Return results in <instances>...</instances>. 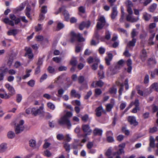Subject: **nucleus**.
<instances>
[{
  "mask_svg": "<svg viewBox=\"0 0 158 158\" xmlns=\"http://www.w3.org/2000/svg\"><path fill=\"white\" fill-rule=\"evenodd\" d=\"M61 58L58 57H53L52 59L53 60L57 63H59L61 60Z\"/></svg>",
  "mask_w": 158,
  "mask_h": 158,
  "instance_id": "56",
  "label": "nucleus"
},
{
  "mask_svg": "<svg viewBox=\"0 0 158 158\" xmlns=\"http://www.w3.org/2000/svg\"><path fill=\"white\" fill-rule=\"evenodd\" d=\"M47 106L50 109L54 110L55 108V106L54 104L51 102H49L47 103Z\"/></svg>",
  "mask_w": 158,
  "mask_h": 158,
  "instance_id": "37",
  "label": "nucleus"
},
{
  "mask_svg": "<svg viewBox=\"0 0 158 158\" xmlns=\"http://www.w3.org/2000/svg\"><path fill=\"white\" fill-rule=\"evenodd\" d=\"M78 116L81 118L82 120L84 122H86L89 119V116L87 114H85L84 116L79 115Z\"/></svg>",
  "mask_w": 158,
  "mask_h": 158,
  "instance_id": "25",
  "label": "nucleus"
},
{
  "mask_svg": "<svg viewBox=\"0 0 158 158\" xmlns=\"http://www.w3.org/2000/svg\"><path fill=\"white\" fill-rule=\"evenodd\" d=\"M136 40L135 38H132L131 41H129L128 43V45L130 46L134 47L135 46V43L136 42Z\"/></svg>",
  "mask_w": 158,
  "mask_h": 158,
  "instance_id": "32",
  "label": "nucleus"
},
{
  "mask_svg": "<svg viewBox=\"0 0 158 158\" xmlns=\"http://www.w3.org/2000/svg\"><path fill=\"white\" fill-rule=\"evenodd\" d=\"M31 8L30 6H27L26 9L25 10L26 15L27 17L31 19L30 12L31 10Z\"/></svg>",
  "mask_w": 158,
  "mask_h": 158,
  "instance_id": "21",
  "label": "nucleus"
},
{
  "mask_svg": "<svg viewBox=\"0 0 158 158\" xmlns=\"http://www.w3.org/2000/svg\"><path fill=\"white\" fill-rule=\"evenodd\" d=\"M14 60V57L13 56H10L7 61V64L9 66H10L12 64Z\"/></svg>",
  "mask_w": 158,
  "mask_h": 158,
  "instance_id": "23",
  "label": "nucleus"
},
{
  "mask_svg": "<svg viewBox=\"0 0 158 158\" xmlns=\"http://www.w3.org/2000/svg\"><path fill=\"white\" fill-rule=\"evenodd\" d=\"M7 148V144L5 143H3L0 145V152H4Z\"/></svg>",
  "mask_w": 158,
  "mask_h": 158,
  "instance_id": "20",
  "label": "nucleus"
},
{
  "mask_svg": "<svg viewBox=\"0 0 158 158\" xmlns=\"http://www.w3.org/2000/svg\"><path fill=\"white\" fill-rule=\"evenodd\" d=\"M92 94V92L91 91H89L86 94V95L85 96V99H88L90 96Z\"/></svg>",
  "mask_w": 158,
  "mask_h": 158,
  "instance_id": "55",
  "label": "nucleus"
},
{
  "mask_svg": "<svg viewBox=\"0 0 158 158\" xmlns=\"http://www.w3.org/2000/svg\"><path fill=\"white\" fill-rule=\"evenodd\" d=\"M64 90L62 89H60L58 90V94L59 95V96H61L64 93Z\"/></svg>",
  "mask_w": 158,
  "mask_h": 158,
  "instance_id": "54",
  "label": "nucleus"
},
{
  "mask_svg": "<svg viewBox=\"0 0 158 158\" xmlns=\"http://www.w3.org/2000/svg\"><path fill=\"white\" fill-rule=\"evenodd\" d=\"M84 77L83 76H80L78 78V82L79 83H82L84 81Z\"/></svg>",
  "mask_w": 158,
  "mask_h": 158,
  "instance_id": "46",
  "label": "nucleus"
},
{
  "mask_svg": "<svg viewBox=\"0 0 158 158\" xmlns=\"http://www.w3.org/2000/svg\"><path fill=\"white\" fill-rule=\"evenodd\" d=\"M24 121L23 120H21L19 123L16 127L15 128V132L16 134H19L22 132L24 130V127L23 126Z\"/></svg>",
  "mask_w": 158,
  "mask_h": 158,
  "instance_id": "5",
  "label": "nucleus"
},
{
  "mask_svg": "<svg viewBox=\"0 0 158 158\" xmlns=\"http://www.w3.org/2000/svg\"><path fill=\"white\" fill-rule=\"evenodd\" d=\"M136 88L137 90V93L140 96H143V91L139 89V86H137L136 87Z\"/></svg>",
  "mask_w": 158,
  "mask_h": 158,
  "instance_id": "50",
  "label": "nucleus"
},
{
  "mask_svg": "<svg viewBox=\"0 0 158 158\" xmlns=\"http://www.w3.org/2000/svg\"><path fill=\"white\" fill-rule=\"evenodd\" d=\"M104 111V110L102 107L100 106L96 109L95 110V114L97 116L100 117L102 115Z\"/></svg>",
  "mask_w": 158,
  "mask_h": 158,
  "instance_id": "10",
  "label": "nucleus"
},
{
  "mask_svg": "<svg viewBox=\"0 0 158 158\" xmlns=\"http://www.w3.org/2000/svg\"><path fill=\"white\" fill-rule=\"evenodd\" d=\"M10 18L12 20H10L8 18H5L3 20L4 22L6 23H7L12 26H14L13 21H15V24H18L20 21V19L19 18H17L16 16L13 14L9 15Z\"/></svg>",
  "mask_w": 158,
  "mask_h": 158,
  "instance_id": "1",
  "label": "nucleus"
},
{
  "mask_svg": "<svg viewBox=\"0 0 158 158\" xmlns=\"http://www.w3.org/2000/svg\"><path fill=\"white\" fill-rule=\"evenodd\" d=\"M43 105H42L39 107H33L31 109V113L32 114L35 116H36L41 113V110L43 109Z\"/></svg>",
  "mask_w": 158,
  "mask_h": 158,
  "instance_id": "6",
  "label": "nucleus"
},
{
  "mask_svg": "<svg viewBox=\"0 0 158 158\" xmlns=\"http://www.w3.org/2000/svg\"><path fill=\"white\" fill-rule=\"evenodd\" d=\"M25 6V3H22L19 7H17L15 10L17 11H20L23 9Z\"/></svg>",
  "mask_w": 158,
  "mask_h": 158,
  "instance_id": "30",
  "label": "nucleus"
},
{
  "mask_svg": "<svg viewBox=\"0 0 158 158\" xmlns=\"http://www.w3.org/2000/svg\"><path fill=\"white\" fill-rule=\"evenodd\" d=\"M8 137L10 139H12L15 136V134L14 132L12 131H9L7 133Z\"/></svg>",
  "mask_w": 158,
  "mask_h": 158,
  "instance_id": "34",
  "label": "nucleus"
},
{
  "mask_svg": "<svg viewBox=\"0 0 158 158\" xmlns=\"http://www.w3.org/2000/svg\"><path fill=\"white\" fill-rule=\"evenodd\" d=\"M138 32L136 31L135 29H133L131 33V38H134V37L138 34Z\"/></svg>",
  "mask_w": 158,
  "mask_h": 158,
  "instance_id": "27",
  "label": "nucleus"
},
{
  "mask_svg": "<svg viewBox=\"0 0 158 158\" xmlns=\"http://www.w3.org/2000/svg\"><path fill=\"white\" fill-rule=\"evenodd\" d=\"M35 84V81L34 80H31L27 82V84L31 87H33Z\"/></svg>",
  "mask_w": 158,
  "mask_h": 158,
  "instance_id": "52",
  "label": "nucleus"
},
{
  "mask_svg": "<svg viewBox=\"0 0 158 158\" xmlns=\"http://www.w3.org/2000/svg\"><path fill=\"white\" fill-rule=\"evenodd\" d=\"M44 57L45 56H43V58H39L38 61L36 63V64L38 66H40V65L42 64L43 62V58H44Z\"/></svg>",
  "mask_w": 158,
  "mask_h": 158,
  "instance_id": "36",
  "label": "nucleus"
},
{
  "mask_svg": "<svg viewBox=\"0 0 158 158\" xmlns=\"http://www.w3.org/2000/svg\"><path fill=\"white\" fill-rule=\"evenodd\" d=\"M82 128L83 131L85 133H86V135H89L92 132V130L90 129V127L89 125H82Z\"/></svg>",
  "mask_w": 158,
  "mask_h": 158,
  "instance_id": "7",
  "label": "nucleus"
},
{
  "mask_svg": "<svg viewBox=\"0 0 158 158\" xmlns=\"http://www.w3.org/2000/svg\"><path fill=\"white\" fill-rule=\"evenodd\" d=\"M125 4L126 5L127 8H132L133 6V4L132 2L129 0H127L125 2Z\"/></svg>",
  "mask_w": 158,
  "mask_h": 158,
  "instance_id": "35",
  "label": "nucleus"
},
{
  "mask_svg": "<svg viewBox=\"0 0 158 158\" xmlns=\"http://www.w3.org/2000/svg\"><path fill=\"white\" fill-rule=\"evenodd\" d=\"M156 7L157 4L156 3H153L149 7V10L151 12H153L156 9Z\"/></svg>",
  "mask_w": 158,
  "mask_h": 158,
  "instance_id": "26",
  "label": "nucleus"
},
{
  "mask_svg": "<svg viewBox=\"0 0 158 158\" xmlns=\"http://www.w3.org/2000/svg\"><path fill=\"white\" fill-rule=\"evenodd\" d=\"M132 64V62L131 60L129 59H128L127 61V64L128 66L127 69V72L128 73H131L132 69V67L131 66Z\"/></svg>",
  "mask_w": 158,
  "mask_h": 158,
  "instance_id": "15",
  "label": "nucleus"
},
{
  "mask_svg": "<svg viewBox=\"0 0 158 158\" xmlns=\"http://www.w3.org/2000/svg\"><path fill=\"white\" fill-rule=\"evenodd\" d=\"M3 92H5V94H0V97L2 98H4L5 99L9 98L10 97V96L6 93V92H5L4 90H3Z\"/></svg>",
  "mask_w": 158,
  "mask_h": 158,
  "instance_id": "31",
  "label": "nucleus"
},
{
  "mask_svg": "<svg viewBox=\"0 0 158 158\" xmlns=\"http://www.w3.org/2000/svg\"><path fill=\"white\" fill-rule=\"evenodd\" d=\"M90 25V22L89 21H88L86 22H82L81 23L79 26V29L82 30L85 27L87 28H89Z\"/></svg>",
  "mask_w": 158,
  "mask_h": 158,
  "instance_id": "9",
  "label": "nucleus"
},
{
  "mask_svg": "<svg viewBox=\"0 0 158 158\" xmlns=\"http://www.w3.org/2000/svg\"><path fill=\"white\" fill-rule=\"evenodd\" d=\"M95 84L97 85V86L102 87L104 83L101 80H99L98 81H96Z\"/></svg>",
  "mask_w": 158,
  "mask_h": 158,
  "instance_id": "39",
  "label": "nucleus"
},
{
  "mask_svg": "<svg viewBox=\"0 0 158 158\" xmlns=\"http://www.w3.org/2000/svg\"><path fill=\"white\" fill-rule=\"evenodd\" d=\"M113 105L112 104H109L106 105V109L108 111H110L113 108Z\"/></svg>",
  "mask_w": 158,
  "mask_h": 158,
  "instance_id": "42",
  "label": "nucleus"
},
{
  "mask_svg": "<svg viewBox=\"0 0 158 158\" xmlns=\"http://www.w3.org/2000/svg\"><path fill=\"white\" fill-rule=\"evenodd\" d=\"M98 74L100 79H102L104 77V73L102 71H98Z\"/></svg>",
  "mask_w": 158,
  "mask_h": 158,
  "instance_id": "44",
  "label": "nucleus"
},
{
  "mask_svg": "<svg viewBox=\"0 0 158 158\" xmlns=\"http://www.w3.org/2000/svg\"><path fill=\"white\" fill-rule=\"evenodd\" d=\"M99 62H94V63L92 65L91 68L92 69L95 70L97 69L98 67V64Z\"/></svg>",
  "mask_w": 158,
  "mask_h": 158,
  "instance_id": "41",
  "label": "nucleus"
},
{
  "mask_svg": "<svg viewBox=\"0 0 158 158\" xmlns=\"http://www.w3.org/2000/svg\"><path fill=\"white\" fill-rule=\"evenodd\" d=\"M151 88L155 90L157 92H158V84L157 83H154L151 86Z\"/></svg>",
  "mask_w": 158,
  "mask_h": 158,
  "instance_id": "29",
  "label": "nucleus"
},
{
  "mask_svg": "<svg viewBox=\"0 0 158 158\" xmlns=\"http://www.w3.org/2000/svg\"><path fill=\"white\" fill-rule=\"evenodd\" d=\"M72 36L71 38V42L72 43L74 42L77 39V41L79 42H83L85 41V39L82 36V35L80 33L77 34H76L73 31H72L71 33Z\"/></svg>",
  "mask_w": 158,
  "mask_h": 158,
  "instance_id": "3",
  "label": "nucleus"
},
{
  "mask_svg": "<svg viewBox=\"0 0 158 158\" xmlns=\"http://www.w3.org/2000/svg\"><path fill=\"white\" fill-rule=\"evenodd\" d=\"M105 49L102 47H100L99 49V51L100 54H103L105 53Z\"/></svg>",
  "mask_w": 158,
  "mask_h": 158,
  "instance_id": "63",
  "label": "nucleus"
},
{
  "mask_svg": "<svg viewBox=\"0 0 158 158\" xmlns=\"http://www.w3.org/2000/svg\"><path fill=\"white\" fill-rule=\"evenodd\" d=\"M5 86L9 91L10 94L11 95H12L15 94V90L9 84H7L5 85Z\"/></svg>",
  "mask_w": 158,
  "mask_h": 158,
  "instance_id": "11",
  "label": "nucleus"
},
{
  "mask_svg": "<svg viewBox=\"0 0 158 158\" xmlns=\"http://www.w3.org/2000/svg\"><path fill=\"white\" fill-rule=\"evenodd\" d=\"M77 63V60L75 59H72L70 61L71 64L73 66H75L76 65Z\"/></svg>",
  "mask_w": 158,
  "mask_h": 158,
  "instance_id": "60",
  "label": "nucleus"
},
{
  "mask_svg": "<svg viewBox=\"0 0 158 158\" xmlns=\"http://www.w3.org/2000/svg\"><path fill=\"white\" fill-rule=\"evenodd\" d=\"M62 14L64 16V20L68 21L69 19V14L68 11L65 9V7H64V9L62 11Z\"/></svg>",
  "mask_w": 158,
  "mask_h": 158,
  "instance_id": "12",
  "label": "nucleus"
},
{
  "mask_svg": "<svg viewBox=\"0 0 158 158\" xmlns=\"http://www.w3.org/2000/svg\"><path fill=\"white\" fill-rule=\"evenodd\" d=\"M110 93L112 94H115L117 92V89L114 87L110 88L109 90Z\"/></svg>",
  "mask_w": 158,
  "mask_h": 158,
  "instance_id": "28",
  "label": "nucleus"
},
{
  "mask_svg": "<svg viewBox=\"0 0 158 158\" xmlns=\"http://www.w3.org/2000/svg\"><path fill=\"white\" fill-rule=\"evenodd\" d=\"M64 27V24L61 23H58L57 26V28L58 29V30H60L63 28Z\"/></svg>",
  "mask_w": 158,
  "mask_h": 158,
  "instance_id": "47",
  "label": "nucleus"
},
{
  "mask_svg": "<svg viewBox=\"0 0 158 158\" xmlns=\"http://www.w3.org/2000/svg\"><path fill=\"white\" fill-rule=\"evenodd\" d=\"M64 147L65 148L66 151L69 152L70 150V145L68 143H65L64 144Z\"/></svg>",
  "mask_w": 158,
  "mask_h": 158,
  "instance_id": "38",
  "label": "nucleus"
},
{
  "mask_svg": "<svg viewBox=\"0 0 158 158\" xmlns=\"http://www.w3.org/2000/svg\"><path fill=\"white\" fill-rule=\"evenodd\" d=\"M118 14V11L117 8L116 7H114L112 8V12L111 15V18L114 19Z\"/></svg>",
  "mask_w": 158,
  "mask_h": 158,
  "instance_id": "14",
  "label": "nucleus"
},
{
  "mask_svg": "<svg viewBox=\"0 0 158 158\" xmlns=\"http://www.w3.org/2000/svg\"><path fill=\"white\" fill-rule=\"evenodd\" d=\"M17 33V29H13L10 30L7 33L8 35H15Z\"/></svg>",
  "mask_w": 158,
  "mask_h": 158,
  "instance_id": "24",
  "label": "nucleus"
},
{
  "mask_svg": "<svg viewBox=\"0 0 158 158\" xmlns=\"http://www.w3.org/2000/svg\"><path fill=\"white\" fill-rule=\"evenodd\" d=\"M157 128L156 127H154L151 128L149 132L150 133H153L157 131Z\"/></svg>",
  "mask_w": 158,
  "mask_h": 158,
  "instance_id": "64",
  "label": "nucleus"
},
{
  "mask_svg": "<svg viewBox=\"0 0 158 158\" xmlns=\"http://www.w3.org/2000/svg\"><path fill=\"white\" fill-rule=\"evenodd\" d=\"M22 99V96L20 94H18L16 96V101L17 102L19 103L21 101Z\"/></svg>",
  "mask_w": 158,
  "mask_h": 158,
  "instance_id": "49",
  "label": "nucleus"
},
{
  "mask_svg": "<svg viewBox=\"0 0 158 158\" xmlns=\"http://www.w3.org/2000/svg\"><path fill=\"white\" fill-rule=\"evenodd\" d=\"M106 23L105 17L103 16H101L99 18L97 24V27L98 30L102 29Z\"/></svg>",
  "mask_w": 158,
  "mask_h": 158,
  "instance_id": "4",
  "label": "nucleus"
},
{
  "mask_svg": "<svg viewBox=\"0 0 158 158\" xmlns=\"http://www.w3.org/2000/svg\"><path fill=\"white\" fill-rule=\"evenodd\" d=\"M25 50L26 51V53H25V56L27 54H29L32 53L31 49L30 48H28L27 47H26L25 48Z\"/></svg>",
  "mask_w": 158,
  "mask_h": 158,
  "instance_id": "48",
  "label": "nucleus"
},
{
  "mask_svg": "<svg viewBox=\"0 0 158 158\" xmlns=\"http://www.w3.org/2000/svg\"><path fill=\"white\" fill-rule=\"evenodd\" d=\"M102 93V91L100 89H95V94L97 95H99Z\"/></svg>",
  "mask_w": 158,
  "mask_h": 158,
  "instance_id": "57",
  "label": "nucleus"
},
{
  "mask_svg": "<svg viewBox=\"0 0 158 158\" xmlns=\"http://www.w3.org/2000/svg\"><path fill=\"white\" fill-rule=\"evenodd\" d=\"M70 94L72 96L78 98H79L81 97L80 95L79 94L77 93L76 91L74 89L72 90L70 93Z\"/></svg>",
  "mask_w": 158,
  "mask_h": 158,
  "instance_id": "19",
  "label": "nucleus"
},
{
  "mask_svg": "<svg viewBox=\"0 0 158 158\" xmlns=\"http://www.w3.org/2000/svg\"><path fill=\"white\" fill-rule=\"evenodd\" d=\"M128 121L130 124L134 126H137L138 122L136 121V118L134 116H129L128 118Z\"/></svg>",
  "mask_w": 158,
  "mask_h": 158,
  "instance_id": "8",
  "label": "nucleus"
},
{
  "mask_svg": "<svg viewBox=\"0 0 158 158\" xmlns=\"http://www.w3.org/2000/svg\"><path fill=\"white\" fill-rule=\"evenodd\" d=\"M57 139L59 140H61L64 139V137L63 135L62 134H59L57 135Z\"/></svg>",
  "mask_w": 158,
  "mask_h": 158,
  "instance_id": "61",
  "label": "nucleus"
},
{
  "mask_svg": "<svg viewBox=\"0 0 158 158\" xmlns=\"http://www.w3.org/2000/svg\"><path fill=\"white\" fill-rule=\"evenodd\" d=\"M87 60L89 64L92 63L93 62H100V60L96 57H94V58H93L91 56H90L87 59Z\"/></svg>",
  "mask_w": 158,
  "mask_h": 158,
  "instance_id": "13",
  "label": "nucleus"
},
{
  "mask_svg": "<svg viewBox=\"0 0 158 158\" xmlns=\"http://www.w3.org/2000/svg\"><path fill=\"white\" fill-rule=\"evenodd\" d=\"M41 12L44 14H46L47 12V6H43L42 7Z\"/></svg>",
  "mask_w": 158,
  "mask_h": 158,
  "instance_id": "43",
  "label": "nucleus"
},
{
  "mask_svg": "<svg viewBox=\"0 0 158 158\" xmlns=\"http://www.w3.org/2000/svg\"><path fill=\"white\" fill-rule=\"evenodd\" d=\"M143 81L145 84H148L149 82V77L148 74H146L145 76Z\"/></svg>",
  "mask_w": 158,
  "mask_h": 158,
  "instance_id": "45",
  "label": "nucleus"
},
{
  "mask_svg": "<svg viewBox=\"0 0 158 158\" xmlns=\"http://www.w3.org/2000/svg\"><path fill=\"white\" fill-rule=\"evenodd\" d=\"M29 144L30 147L34 148L36 146V141L34 139H31L29 141Z\"/></svg>",
  "mask_w": 158,
  "mask_h": 158,
  "instance_id": "33",
  "label": "nucleus"
},
{
  "mask_svg": "<svg viewBox=\"0 0 158 158\" xmlns=\"http://www.w3.org/2000/svg\"><path fill=\"white\" fill-rule=\"evenodd\" d=\"M78 9L79 12L82 13H84L85 12V8L82 6L79 7Z\"/></svg>",
  "mask_w": 158,
  "mask_h": 158,
  "instance_id": "62",
  "label": "nucleus"
},
{
  "mask_svg": "<svg viewBox=\"0 0 158 158\" xmlns=\"http://www.w3.org/2000/svg\"><path fill=\"white\" fill-rule=\"evenodd\" d=\"M140 56L142 61H144L147 57V53L146 50L143 49L140 54Z\"/></svg>",
  "mask_w": 158,
  "mask_h": 158,
  "instance_id": "17",
  "label": "nucleus"
},
{
  "mask_svg": "<svg viewBox=\"0 0 158 158\" xmlns=\"http://www.w3.org/2000/svg\"><path fill=\"white\" fill-rule=\"evenodd\" d=\"M102 131L98 128H95L93 131V133L94 135L101 136L102 135Z\"/></svg>",
  "mask_w": 158,
  "mask_h": 158,
  "instance_id": "18",
  "label": "nucleus"
},
{
  "mask_svg": "<svg viewBox=\"0 0 158 158\" xmlns=\"http://www.w3.org/2000/svg\"><path fill=\"white\" fill-rule=\"evenodd\" d=\"M151 17L152 16L148 14L147 13L145 12L143 14V19L146 21H149Z\"/></svg>",
  "mask_w": 158,
  "mask_h": 158,
  "instance_id": "22",
  "label": "nucleus"
},
{
  "mask_svg": "<svg viewBox=\"0 0 158 158\" xmlns=\"http://www.w3.org/2000/svg\"><path fill=\"white\" fill-rule=\"evenodd\" d=\"M124 152L123 149L119 148V150L118 151L114 153V155H116V154H117L119 155L123 153H124Z\"/></svg>",
  "mask_w": 158,
  "mask_h": 158,
  "instance_id": "40",
  "label": "nucleus"
},
{
  "mask_svg": "<svg viewBox=\"0 0 158 158\" xmlns=\"http://www.w3.org/2000/svg\"><path fill=\"white\" fill-rule=\"evenodd\" d=\"M112 55L111 53H109L107 54V56L105 58L106 63L107 65H110V61L112 60Z\"/></svg>",
  "mask_w": 158,
  "mask_h": 158,
  "instance_id": "16",
  "label": "nucleus"
},
{
  "mask_svg": "<svg viewBox=\"0 0 158 158\" xmlns=\"http://www.w3.org/2000/svg\"><path fill=\"white\" fill-rule=\"evenodd\" d=\"M58 123L60 125H66L69 129L71 126L72 125L69 120V118L66 117L65 116H62L58 120Z\"/></svg>",
  "mask_w": 158,
  "mask_h": 158,
  "instance_id": "2",
  "label": "nucleus"
},
{
  "mask_svg": "<svg viewBox=\"0 0 158 158\" xmlns=\"http://www.w3.org/2000/svg\"><path fill=\"white\" fill-rule=\"evenodd\" d=\"M158 110V106L153 105L152 106V110L153 112H155Z\"/></svg>",
  "mask_w": 158,
  "mask_h": 158,
  "instance_id": "59",
  "label": "nucleus"
},
{
  "mask_svg": "<svg viewBox=\"0 0 158 158\" xmlns=\"http://www.w3.org/2000/svg\"><path fill=\"white\" fill-rule=\"evenodd\" d=\"M94 144L92 142H89L87 144V147L88 149H91L93 147Z\"/></svg>",
  "mask_w": 158,
  "mask_h": 158,
  "instance_id": "51",
  "label": "nucleus"
},
{
  "mask_svg": "<svg viewBox=\"0 0 158 158\" xmlns=\"http://www.w3.org/2000/svg\"><path fill=\"white\" fill-rule=\"evenodd\" d=\"M72 113L70 112H67L66 114L64 115V116H65L66 117L68 118L69 119V118L72 117Z\"/></svg>",
  "mask_w": 158,
  "mask_h": 158,
  "instance_id": "58",
  "label": "nucleus"
},
{
  "mask_svg": "<svg viewBox=\"0 0 158 158\" xmlns=\"http://www.w3.org/2000/svg\"><path fill=\"white\" fill-rule=\"evenodd\" d=\"M111 34L110 32L108 31L106 32L105 38L107 40H109L110 38Z\"/></svg>",
  "mask_w": 158,
  "mask_h": 158,
  "instance_id": "53",
  "label": "nucleus"
}]
</instances>
